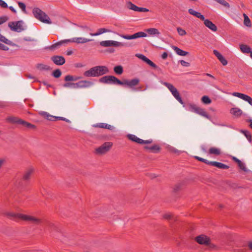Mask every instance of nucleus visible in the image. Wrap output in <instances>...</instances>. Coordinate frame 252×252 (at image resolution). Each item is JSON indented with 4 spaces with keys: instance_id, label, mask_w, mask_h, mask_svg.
I'll return each mask as SVG.
<instances>
[{
    "instance_id": "43",
    "label": "nucleus",
    "mask_w": 252,
    "mask_h": 252,
    "mask_svg": "<svg viewBox=\"0 0 252 252\" xmlns=\"http://www.w3.org/2000/svg\"><path fill=\"white\" fill-rule=\"evenodd\" d=\"M99 127L100 128H104L108 129H111L113 128V126L108 125L105 123H99Z\"/></svg>"
},
{
    "instance_id": "24",
    "label": "nucleus",
    "mask_w": 252,
    "mask_h": 252,
    "mask_svg": "<svg viewBox=\"0 0 252 252\" xmlns=\"http://www.w3.org/2000/svg\"><path fill=\"white\" fill-rule=\"evenodd\" d=\"M172 49L176 52V53L178 55H179L180 56H185L189 54L188 52L183 51L176 46H173Z\"/></svg>"
},
{
    "instance_id": "14",
    "label": "nucleus",
    "mask_w": 252,
    "mask_h": 252,
    "mask_svg": "<svg viewBox=\"0 0 252 252\" xmlns=\"http://www.w3.org/2000/svg\"><path fill=\"white\" fill-rule=\"evenodd\" d=\"M74 38V43L76 44H85L89 42L93 41L94 39L84 37H75Z\"/></svg>"
},
{
    "instance_id": "46",
    "label": "nucleus",
    "mask_w": 252,
    "mask_h": 252,
    "mask_svg": "<svg viewBox=\"0 0 252 252\" xmlns=\"http://www.w3.org/2000/svg\"><path fill=\"white\" fill-rule=\"evenodd\" d=\"M241 132L243 133L245 136H246V137L247 138V139L249 141H251V135L250 134V133L247 131V130H241Z\"/></svg>"
},
{
    "instance_id": "42",
    "label": "nucleus",
    "mask_w": 252,
    "mask_h": 252,
    "mask_svg": "<svg viewBox=\"0 0 252 252\" xmlns=\"http://www.w3.org/2000/svg\"><path fill=\"white\" fill-rule=\"evenodd\" d=\"M114 70L115 73L119 75L122 74L123 72V67L121 65L115 66L114 68Z\"/></svg>"
},
{
    "instance_id": "35",
    "label": "nucleus",
    "mask_w": 252,
    "mask_h": 252,
    "mask_svg": "<svg viewBox=\"0 0 252 252\" xmlns=\"http://www.w3.org/2000/svg\"><path fill=\"white\" fill-rule=\"evenodd\" d=\"M197 114L199 115L204 117L208 119H209V117L207 113L205 111V110L201 108H199L198 111L196 112Z\"/></svg>"
},
{
    "instance_id": "2",
    "label": "nucleus",
    "mask_w": 252,
    "mask_h": 252,
    "mask_svg": "<svg viewBox=\"0 0 252 252\" xmlns=\"http://www.w3.org/2000/svg\"><path fill=\"white\" fill-rule=\"evenodd\" d=\"M32 13L34 17L40 22L49 25L52 24V21L49 16L40 9L37 7L34 8L32 10Z\"/></svg>"
},
{
    "instance_id": "9",
    "label": "nucleus",
    "mask_w": 252,
    "mask_h": 252,
    "mask_svg": "<svg viewBox=\"0 0 252 252\" xmlns=\"http://www.w3.org/2000/svg\"><path fill=\"white\" fill-rule=\"evenodd\" d=\"M100 82L106 84H120V80L114 76H106L100 79Z\"/></svg>"
},
{
    "instance_id": "22",
    "label": "nucleus",
    "mask_w": 252,
    "mask_h": 252,
    "mask_svg": "<svg viewBox=\"0 0 252 252\" xmlns=\"http://www.w3.org/2000/svg\"><path fill=\"white\" fill-rule=\"evenodd\" d=\"M145 31L152 36L156 35L158 36L160 34L159 31L156 28H149L146 29Z\"/></svg>"
},
{
    "instance_id": "30",
    "label": "nucleus",
    "mask_w": 252,
    "mask_h": 252,
    "mask_svg": "<svg viewBox=\"0 0 252 252\" xmlns=\"http://www.w3.org/2000/svg\"><path fill=\"white\" fill-rule=\"evenodd\" d=\"M213 166H216L220 169H227L229 167L227 165L217 161H214L213 162Z\"/></svg>"
},
{
    "instance_id": "10",
    "label": "nucleus",
    "mask_w": 252,
    "mask_h": 252,
    "mask_svg": "<svg viewBox=\"0 0 252 252\" xmlns=\"http://www.w3.org/2000/svg\"><path fill=\"white\" fill-rule=\"evenodd\" d=\"M39 114L42 116L44 117V118H46L47 120L50 121H53V119L55 118L56 119L60 120H63L64 121L67 123H70V121L68 119H67L64 117H55L52 115H50L48 113L45 112V111H41L39 112Z\"/></svg>"
},
{
    "instance_id": "52",
    "label": "nucleus",
    "mask_w": 252,
    "mask_h": 252,
    "mask_svg": "<svg viewBox=\"0 0 252 252\" xmlns=\"http://www.w3.org/2000/svg\"><path fill=\"white\" fill-rule=\"evenodd\" d=\"M8 20V18L6 16L0 17V25L2 24Z\"/></svg>"
},
{
    "instance_id": "38",
    "label": "nucleus",
    "mask_w": 252,
    "mask_h": 252,
    "mask_svg": "<svg viewBox=\"0 0 252 252\" xmlns=\"http://www.w3.org/2000/svg\"><path fill=\"white\" fill-rule=\"evenodd\" d=\"M126 6L128 9L132 10L134 11H137L138 10V7L130 1L127 3Z\"/></svg>"
},
{
    "instance_id": "63",
    "label": "nucleus",
    "mask_w": 252,
    "mask_h": 252,
    "mask_svg": "<svg viewBox=\"0 0 252 252\" xmlns=\"http://www.w3.org/2000/svg\"><path fill=\"white\" fill-rule=\"evenodd\" d=\"M72 51H67V55H70L72 54Z\"/></svg>"
},
{
    "instance_id": "6",
    "label": "nucleus",
    "mask_w": 252,
    "mask_h": 252,
    "mask_svg": "<svg viewBox=\"0 0 252 252\" xmlns=\"http://www.w3.org/2000/svg\"><path fill=\"white\" fill-rule=\"evenodd\" d=\"M112 145L111 142H105L95 149V153L98 155H104L110 150Z\"/></svg>"
},
{
    "instance_id": "15",
    "label": "nucleus",
    "mask_w": 252,
    "mask_h": 252,
    "mask_svg": "<svg viewBox=\"0 0 252 252\" xmlns=\"http://www.w3.org/2000/svg\"><path fill=\"white\" fill-rule=\"evenodd\" d=\"M136 56L138 57L139 59L142 60L145 63H146L150 65L151 66L156 68H157V66L155 63H154L153 62H152L151 60H150L149 59H148L146 56H144L142 54H137L136 55Z\"/></svg>"
},
{
    "instance_id": "20",
    "label": "nucleus",
    "mask_w": 252,
    "mask_h": 252,
    "mask_svg": "<svg viewBox=\"0 0 252 252\" xmlns=\"http://www.w3.org/2000/svg\"><path fill=\"white\" fill-rule=\"evenodd\" d=\"M34 171V168L30 167L26 169L23 175V178L24 180H28L30 179L31 175Z\"/></svg>"
},
{
    "instance_id": "33",
    "label": "nucleus",
    "mask_w": 252,
    "mask_h": 252,
    "mask_svg": "<svg viewBox=\"0 0 252 252\" xmlns=\"http://www.w3.org/2000/svg\"><path fill=\"white\" fill-rule=\"evenodd\" d=\"M36 67L38 69L41 71H46L50 69V67L48 65L42 63L37 64Z\"/></svg>"
},
{
    "instance_id": "32",
    "label": "nucleus",
    "mask_w": 252,
    "mask_h": 252,
    "mask_svg": "<svg viewBox=\"0 0 252 252\" xmlns=\"http://www.w3.org/2000/svg\"><path fill=\"white\" fill-rule=\"evenodd\" d=\"M19 122H20V124H21V125H23L24 126H25L30 129H34L36 127V126L34 125H33L30 123H28L27 122H26L23 120H22V121H20Z\"/></svg>"
},
{
    "instance_id": "7",
    "label": "nucleus",
    "mask_w": 252,
    "mask_h": 252,
    "mask_svg": "<svg viewBox=\"0 0 252 252\" xmlns=\"http://www.w3.org/2000/svg\"><path fill=\"white\" fill-rule=\"evenodd\" d=\"M21 220L31 222L35 224H39L41 223V220L38 218L32 216L23 215H19Z\"/></svg>"
},
{
    "instance_id": "39",
    "label": "nucleus",
    "mask_w": 252,
    "mask_h": 252,
    "mask_svg": "<svg viewBox=\"0 0 252 252\" xmlns=\"http://www.w3.org/2000/svg\"><path fill=\"white\" fill-rule=\"evenodd\" d=\"M201 100L202 102L205 104H209L211 103V100L207 95H204L202 96Z\"/></svg>"
},
{
    "instance_id": "5",
    "label": "nucleus",
    "mask_w": 252,
    "mask_h": 252,
    "mask_svg": "<svg viewBox=\"0 0 252 252\" xmlns=\"http://www.w3.org/2000/svg\"><path fill=\"white\" fill-rule=\"evenodd\" d=\"M195 240L200 245L208 246L211 248L215 247V246L211 243L210 238L206 235H200L195 237Z\"/></svg>"
},
{
    "instance_id": "36",
    "label": "nucleus",
    "mask_w": 252,
    "mask_h": 252,
    "mask_svg": "<svg viewBox=\"0 0 252 252\" xmlns=\"http://www.w3.org/2000/svg\"><path fill=\"white\" fill-rule=\"evenodd\" d=\"M243 16L244 17V25L248 27H251V23L250 19L248 17V16L246 14H243Z\"/></svg>"
},
{
    "instance_id": "28",
    "label": "nucleus",
    "mask_w": 252,
    "mask_h": 252,
    "mask_svg": "<svg viewBox=\"0 0 252 252\" xmlns=\"http://www.w3.org/2000/svg\"><path fill=\"white\" fill-rule=\"evenodd\" d=\"M160 82L162 84L166 86L169 90L171 93L177 90V89L171 84L162 81H161Z\"/></svg>"
},
{
    "instance_id": "27",
    "label": "nucleus",
    "mask_w": 252,
    "mask_h": 252,
    "mask_svg": "<svg viewBox=\"0 0 252 252\" xmlns=\"http://www.w3.org/2000/svg\"><path fill=\"white\" fill-rule=\"evenodd\" d=\"M230 113L236 116H240L242 114V111L238 108H233L230 110Z\"/></svg>"
},
{
    "instance_id": "45",
    "label": "nucleus",
    "mask_w": 252,
    "mask_h": 252,
    "mask_svg": "<svg viewBox=\"0 0 252 252\" xmlns=\"http://www.w3.org/2000/svg\"><path fill=\"white\" fill-rule=\"evenodd\" d=\"M18 4L19 8L21 9V10L23 11V12L24 13L27 14V11L26 9V5L25 4V3H24L23 2H18Z\"/></svg>"
},
{
    "instance_id": "1",
    "label": "nucleus",
    "mask_w": 252,
    "mask_h": 252,
    "mask_svg": "<svg viewBox=\"0 0 252 252\" xmlns=\"http://www.w3.org/2000/svg\"><path fill=\"white\" fill-rule=\"evenodd\" d=\"M109 71L105 66H96L93 67L84 73V76L88 77H98L108 73Z\"/></svg>"
},
{
    "instance_id": "13",
    "label": "nucleus",
    "mask_w": 252,
    "mask_h": 252,
    "mask_svg": "<svg viewBox=\"0 0 252 252\" xmlns=\"http://www.w3.org/2000/svg\"><path fill=\"white\" fill-rule=\"evenodd\" d=\"M232 95L234 96L238 97L245 101L248 102L251 105H252V98L250 96L237 92L233 93Z\"/></svg>"
},
{
    "instance_id": "62",
    "label": "nucleus",
    "mask_w": 252,
    "mask_h": 252,
    "mask_svg": "<svg viewBox=\"0 0 252 252\" xmlns=\"http://www.w3.org/2000/svg\"><path fill=\"white\" fill-rule=\"evenodd\" d=\"M93 126L94 127H99V124H94Z\"/></svg>"
},
{
    "instance_id": "41",
    "label": "nucleus",
    "mask_w": 252,
    "mask_h": 252,
    "mask_svg": "<svg viewBox=\"0 0 252 252\" xmlns=\"http://www.w3.org/2000/svg\"><path fill=\"white\" fill-rule=\"evenodd\" d=\"M145 149L149 150L153 152H156L159 150V148L157 145H154L151 147L145 146Z\"/></svg>"
},
{
    "instance_id": "51",
    "label": "nucleus",
    "mask_w": 252,
    "mask_h": 252,
    "mask_svg": "<svg viewBox=\"0 0 252 252\" xmlns=\"http://www.w3.org/2000/svg\"><path fill=\"white\" fill-rule=\"evenodd\" d=\"M0 6L2 8H7L8 5L3 0H0Z\"/></svg>"
},
{
    "instance_id": "19",
    "label": "nucleus",
    "mask_w": 252,
    "mask_h": 252,
    "mask_svg": "<svg viewBox=\"0 0 252 252\" xmlns=\"http://www.w3.org/2000/svg\"><path fill=\"white\" fill-rule=\"evenodd\" d=\"M213 53L223 65H226L227 64V61L226 60L217 50H214Z\"/></svg>"
},
{
    "instance_id": "16",
    "label": "nucleus",
    "mask_w": 252,
    "mask_h": 252,
    "mask_svg": "<svg viewBox=\"0 0 252 252\" xmlns=\"http://www.w3.org/2000/svg\"><path fill=\"white\" fill-rule=\"evenodd\" d=\"M69 43H74L73 37L70 39H64L61 40L50 46V49H54L57 48L59 46L62 45L63 44H68Z\"/></svg>"
},
{
    "instance_id": "37",
    "label": "nucleus",
    "mask_w": 252,
    "mask_h": 252,
    "mask_svg": "<svg viewBox=\"0 0 252 252\" xmlns=\"http://www.w3.org/2000/svg\"><path fill=\"white\" fill-rule=\"evenodd\" d=\"M209 153L215 155H219L220 154V151L219 149L212 147L209 149Z\"/></svg>"
},
{
    "instance_id": "23",
    "label": "nucleus",
    "mask_w": 252,
    "mask_h": 252,
    "mask_svg": "<svg viewBox=\"0 0 252 252\" xmlns=\"http://www.w3.org/2000/svg\"><path fill=\"white\" fill-rule=\"evenodd\" d=\"M189 12L190 14L193 15L194 16H195L196 17L200 19L202 21L204 20V17L203 15H202L200 13L197 12L195 10H194L192 9H189Z\"/></svg>"
},
{
    "instance_id": "49",
    "label": "nucleus",
    "mask_w": 252,
    "mask_h": 252,
    "mask_svg": "<svg viewBox=\"0 0 252 252\" xmlns=\"http://www.w3.org/2000/svg\"><path fill=\"white\" fill-rule=\"evenodd\" d=\"M237 161L238 163L240 168L244 171H246V168L245 166V164L239 159H237Z\"/></svg>"
},
{
    "instance_id": "4",
    "label": "nucleus",
    "mask_w": 252,
    "mask_h": 252,
    "mask_svg": "<svg viewBox=\"0 0 252 252\" xmlns=\"http://www.w3.org/2000/svg\"><path fill=\"white\" fill-rule=\"evenodd\" d=\"M93 83L87 81H82L76 83H68L64 85V87H69L73 89H78L79 88L89 87L92 85Z\"/></svg>"
},
{
    "instance_id": "29",
    "label": "nucleus",
    "mask_w": 252,
    "mask_h": 252,
    "mask_svg": "<svg viewBox=\"0 0 252 252\" xmlns=\"http://www.w3.org/2000/svg\"><path fill=\"white\" fill-rule=\"evenodd\" d=\"M6 120L10 123H17L20 124V121H22V119H19L17 117L13 116H9L6 118Z\"/></svg>"
},
{
    "instance_id": "12",
    "label": "nucleus",
    "mask_w": 252,
    "mask_h": 252,
    "mask_svg": "<svg viewBox=\"0 0 252 252\" xmlns=\"http://www.w3.org/2000/svg\"><path fill=\"white\" fill-rule=\"evenodd\" d=\"M122 37L126 39H133L139 37H144L147 36V34L142 32H139L134 33L133 35H121Z\"/></svg>"
},
{
    "instance_id": "64",
    "label": "nucleus",
    "mask_w": 252,
    "mask_h": 252,
    "mask_svg": "<svg viewBox=\"0 0 252 252\" xmlns=\"http://www.w3.org/2000/svg\"><path fill=\"white\" fill-rule=\"evenodd\" d=\"M249 122H250V126L252 128V120H250Z\"/></svg>"
},
{
    "instance_id": "47",
    "label": "nucleus",
    "mask_w": 252,
    "mask_h": 252,
    "mask_svg": "<svg viewBox=\"0 0 252 252\" xmlns=\"http://www.w3.org/2000/svg\"><path fill=\"white\" fill-rule=\"evenodd\" d=\"M62 74V72L61 70L59 69L55 70L53 73V76L55 78H59L61 76Z\"/></svg>"
},
{
    "instance_id": "61",
    "label": "nucleus",
    "mask_w": 252,
    "mask_h": 252,
    "mask_svg": "<svg viewBox=\"0 0 252 252\" xmlns=\"http://www.w3.org/2000/svg\"><path fill=\"white\" fill-rule=\"evenodd\" d=\"M248 246L250 249L252 250V242H251L249 243Z\"/></svg>"
},
{
    "instance_id": "40",
    "label": "nucleus",
    "mask_w": 252,
    "mask_h": 252,
    "mask_svg": "<svg viewBox=\"0 0 252 252\" xmlns=\"http://www.w3.org/2000/svg\"><path fill=\"white\" fill-rule=\"evenodd\" d=\"M5 215L7 216L8 217L12 218H19L20 217L19 215H23V214H15L12 212H7L5 213Z\"/></svg>"
},
{
    "instance_id": "44",
    "label": "nucleus",
    "mask_w": 252,
    "mask_h": 252,
    "mask_svg": "<svg viewBox=\"0 0 252 252\" xmlns=\"http://www.w3.org/2000/svg\"><path fill=\"white\" fill-rule=\"evenodd\" d=\"M199 107H197L196 105L194 104H190L189 106V111L196 113L198 111Z\"/></svg>"
},
{
    "instance_id": "54",
    "label": "nucleus",
    "mask_w": 252,
    "mask_h": 252,
    "mask_svg": "<svg viewBox=\"0 0 252 252\" xmlns=\"http://www.w3.org/2000/svg\"><path fill=\"white\" fill-rule=\"evenodd\" d=\"M149 9L146 8L139 7L138 8L137 12H148Z\"/></svg>"
},
{
    "instance_id": "8",
    "label": "nucleus",
    "mask_w": 252,
    "mask_h": 252,
    "mask_svg": "<svg viewBox=\"0 0 252 252\" xmlns=\"http://www.w3.org/2000/svg\"><path fill=\"white\" fill-rule=\"evenodd\" d=\"M22 24L23 22L22 21L11 22L8 23V27L13 31L20 32L24 30Z\"/></svg>"
},
{
    "instance_id": "50",
    "label": "nucleus",
    "mask_w": 252,
    "mask_h": 252,
    "mask_svg": "<svg viewBox=\"0 0 252 252\" xmlns=\"http://www.w3.org/2000/svg\"><path fill=\"white\" fill-rule=\"evenodd\" d=\"M163 218L166 220H170L173 218V217L171 214L166 213L164 215Z\"/></svg>"
},
{
    "instance_id": "48",
    "label": "nucleus",
    "mask_w": 252,
    "mask_h": 252,
    "mask_svg": "<svg viewBox=\"0 0 252 252\" xmlns=\"http://www.w3.org/2000/svg\"><path fill=\"white\" fill-rule=\"evenodd\" d=\"M177 30L178 33L181 36L185 35L187 33L186 32L181 28L178 27Z\"/></svg>"
},
{
    "instance_id": "11",
    "label": "nucleus",
    "mask_w": 252,
    "mask_h": 252,
    "mask_svg": "<svg viewBox=\"0 0 252 252\" xmlns=\"http://www.w3.org/2000/svg\"><path fill=\"white\" fill-rule=\"evenodd\" d=\"M139 80L138 79L135 78L132 80L124 79L122 81H120V85H125L128 87H133L138 85Z\"/></svg>"
},
{
    "instance_id": "31",
    "label": "nucleus",
    "mask_w": 252,
    "mask_h": 252,
    "mask_svg": "<svg viewBox=\"0 0 252 252\" xmlns=\"http://www.w3.org/2000/svg\"><path fill=\"white\" fill-rule=\"evenodd\" d=\"M174 97L182 104H184V102L182 100V98L180 95L177 89L171 93Z\"/></svg>"
},
{
    "instance_id": "55",
    "label": "nucleus",
    "mask_w": 252,
    "mask_h": 252,
    "mask_svg": "<svg viewBox=\"0 0 252 252\" xmlns=\"http://www.w3.org/2000/svg\"><path fill=\"white\" fill-rule=\"evenodd\" d=\"M181 64L184 66H189V63L185 61L181 60L180 61Z\"/></svg>"
},
{
    "instance_id": "56",
    "label": "nucleus",
    "mask_w": 252,
    "mask_h": 252,
    "mask_svg": "<svg viewBox=\"0 0 252 252\" xmlns=\"http://www.w3.org/2000/svg\"><path fill=\"white\" fill-rule=\"evenodd\" d=\"M195 158L196 159H197V160H198L199 161H202V162L205 161L204 158H202L199 157L198 156H195Z\"/></svg>"
},
{
    "instance_id": "17",
    "label": "nucleus",
    "mask_w": 252,
    "mask_h": 252,
    "mask_svg": "<svg viewBox=\"0 0 252 252\" xmlns=\"http://www.w3.org/2000/svg\"><path fill=\"white\" fill-rule=\"evenodd\" d=\"M52 61L57 65H61L64 63L65 59L60 56H55L52 57Z\"/></svg>"
},
{
    "instance_id": "58",
    "label": "nucleus",
    "mask_w": 252,
    "mask_h": 252,
    "mask_svg": "<svg viewBox=\"0 0 252 252\" xmlns=\"http://www.w3.org/2000/svg\"><path fill=\"white\" fill-rule=\"evenodd\" d=\"M205 161H203V162L205 163L206 164H211L212 165H213V162L214 161H210L206 159H205Z\"/></svg>"
},
{
    "instance_id": "18",
    "label": "nucleus",
    "mask_w": 252,
    "mask_h": 252,
    "mask_svg": "<svg viewBox=\"0 0 252 252\" xmlns=\"http://www.w3.org/2000/svg\"><path fill=\"white\" fill-rule=\"evenodd\" d=\"M203 21L204 22L205 26L211 31L213 32H216L217 31V26L209 20L205 19L204 18V20H203Z\"/></svg>"
},
{
    "instance_id": "25",
    "label": "nucleus",
    "mask_w": 252,
    "mask_h": 252,
    "mask_svg": "<svg viewBox=\"0 0 252 252\" xmlns=\"http://www.w3.org/2000/svg\"><path fill=\"white\" fill-rule=\"evenodd\" d=\"M127 137L130 140L135 142L137 143L141 144L142 142H143V140L137 137L136 135L133 134H128L127 135Z\"/></svg>"
},
{
    "instance_id": "34",
    "label": "nucleus",
    "mask_w": 252,
    "mask_h": 252,
    "mask_svg": "<svg viewBox=\"0 0 252 252\" xmlns=\"http://www.w3.org/2000/svg\"><path fill=\"white\" fill-rule=\"evenodd\" d=\"M81 77L73 76L71 75H67L65 77V80L66 81H76L80 79Z\"/></svg>"
},
{
    "instance_id": "59",
    "label": "nucleus",
    "mask_w": 252,
    "mask_h": 252,
    "mask_svg": "<svg viewBox=\"0 0 252 252\" xmlns=\"http://www.w3.org/2000/svg\"><path fill=\"white\" fill-rule=\"evenodd\" d=\"M167 53L166 52H164L162 55V58L163 59H165L167 57Z\"/></svg>"
},
{
    "instance_id": "53",
    "label": "nucleus",
    "mask_w": 252,
    "mask_h": 252,
    "mask_svg": "<svg viewBox=\"0 0 252 252\" xmlns=\"http://www.w3.org/2000/svg\"><path fill=\"white\" fill-rule=\"evenodd\" d=\"M8 49L9 48L6 46L0 43V49L4 50V51H7L8 50Z\"/></svg>"
},
{
    "instance_id": "57",
    "label": "nucleus",
    "mask_w": 252,
    "mask_h": 252,
    "mask_svg": "<svg viewBox=\"0 0 252 252\" xmlns=\"http://www.w3.org/2000/svg\"><path fill=\"white\" fill-rule=\"evenodd\" d=\"M152 142V140H143V142H142L141 144H150Z\"/></svg>"
},
{
    "instance_id": "26",
    "label": "nucleus",
    "mask_w": 252,
    "mask_h": 252,
    "mask_svg": "<svg viewBox=\"0 0 252 252\" xmlns=\"http://www.w3.org/2000/svg\"><path fill=\"white\" fill-rule=\"evenodd\" d=\"M240 48L243 53H251L252 52L251 48L247 45L240 44Z\"/></svg>"
},
{
    "instance_id": "3",
    "label": "nucleus",
    "mask_w": 252,
    "mask_h": 252,
    "mask_svg": "<svg viewBox=\"0 0 252 252\" xmlns=\"http://www.w3.org/2000/svg\"><path fill=\"white\" fill-rule=\"evenodd\" d=\"M100 45L103 47H125L127 46L126 43L120 42L115 40H104L100 42Z\"/></svg>"
},
{
    "instance_id": "60",
    "label": "nucleus",
    "mask_w": 252,
    "mask_h": 252,
    "mask_svg": "<svg viewBox=\"0 0 252 252\" xmlns=\"http://www.w3.org/2000/svg\"><path fill=\"white\" fill-rule=\"evenodd\" d=\"M9 9L14 13H16L17 12V11L16 9L12 6H10L9 7Z\"/></svg>"
},
{
    "instance_id": "21",
    "label": "nucleus",
    "mask_w": 252,
    "mask_h": 252,
    "mask_svg": "<svg viewBox=\"0 0 252 252\" xmlns=\"http://www.w3.org/2000/svg\"><path fill=\"white\" fill-rule=\"evenodd\" d=\"M111 31L109 30H108L107 29L105 28H101L99 29L97 32L95 33H90V35L92 36H95L99 35L102 33H105V32H109Z\"/></svg>"
}]
</instances>
